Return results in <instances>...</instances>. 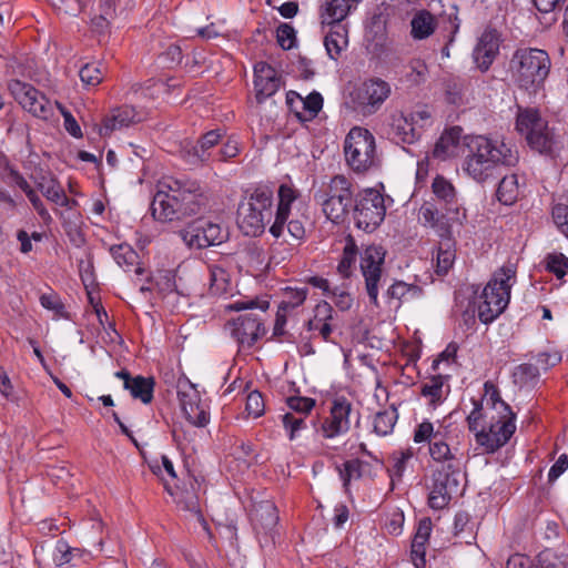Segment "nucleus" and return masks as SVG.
Segmentation results:
<instances>
[{
  "mask_svg": "<svg viewBox=\"0 0 568 568\" xmlns=\"http://www.w3.org/2000/svg\"><path fill=\"white\" fill-rule=\"evenodd\" d=\"M344 155L354 172H367L378 163L375 136L365 128L354 126L345 138Z\"/></svg>",
  "mask_w": 568,
  "mask_h": 568,
  "instance_id": "9",
  "label": "nucleus"
},
{
  "mask_svg": "<svg viewBox=\"0 0 568 568\" xmlns=\"http://www.w3.org/2000/svg\"><path fill=\"white\" fill-rule=\"evenodd\" d=\"M50 1L59 11H63L65 14L77 16L82 10V4H81L80 0H50Z\"/></svg>",
  "mask_w": 568,
  "mask_h": 568,
  "instance_id": "63",
  "label": "nucleus"
},
{
  "mask_svg": "<svg viewBox=\"0 0 568 568\" xmlns=\"http://www.w3.org/2000/svg\"><path fill=\"white\" fill-rule=\"evenodd\" d=\"M307 292L306 287H287L284 293V298L280 304V311L287 312L302 305L306 300Z\"/></svg>",
  "mask_w": 568,
  "mask_h": 568,
  "instance_id": "50",
  "label": "nucleus"
},
{
  "mask_svg": "<svg viewBox=\"0 0 568 568\" xmlns=\"http://www.w3.org/2000/svg\"><path fill=\"white\" fill-rule=\"evenodd\" d=\"M251 519L255 527L271 530L278 521L277 509L271 501H261L252 509Z\"/></svg>",
  "mask_w": 568,
  "mask_h": 568,
  "instance_id": "32",
  "label": "nucleus"
},
{
  "mask_svg": "<svg viewBox=\"0 0 568 568\" xmlns=\"http://www.w3.org/2000/svg\"><path fill=\"white\" fill-rule=\"evenodd\" d=\"M366 466L367 464L363 460L351 459L338 467L339 477L343 480L344 487L346 488L352 479L361 478Z\"/></svg>",
  "mask_w": 568,
  "mask_h": 568,
  "instance_id": "49",
  "label": "nucleus"
},
{
  "mask_svg": "<svg viewBox=\"0 0 568 568\" xmlns=\"http://www.w3.org/2000/svg\"><path fill=\"white\" fill-rule=\"evenodd\" d=\"M413 440L416 444H428V454L436 464L433 471L463 473L464 454L458 447H450L439 429L435 430L429 420L419 423L414 429Z\"/></svg>",
  "mask_w": 568,
  "mask_h": 568,
  "instance_id": "6",
  "label": "nucleus"
},
{
  "mask_svg": "<svg viewBox=\"0 0 568 568\" xmlns=\"http://www.w3.org/2000/svg\"><path fill=\"white\" fill-rule=\"evenodd\" d=\"M287 406L300 416H306L315 406V399L311 397L291 396L286 399Z\"/></svg>",
  "mask_w": 568,
  "mask_h": 568,
  "instance_id": "54",
  "label": "nucleus"
},
{
  "mask_svg": "<svg viewBox=\"0 0 568 568\" xmlns=\"http://www.w3.org/2000/svg\"><path fill=\"white\" fill-rule=\"evenodd\" d=\"M356 260L357 246L353 237L348 236L346 240V244L343 248L341 261L337 265L338 274L344 278H348L353 273Z\"/></svg>",
  "mask_w": 568,
  "mask_h": 568,
  "instance_id": "44",
  "label": "nucleus"
},
{
  "mask_svg": "<svg viewBox=\"0 0 568 568\" xmlns=\"http://www.w3.org/2000/svg\"><path fill=\"white\" fill-rule=\"evenodd\" d=\"M9 91L21 108L41 120H49L53 115V106L49 99L32 84L12 80Z\"/></svg>",
  "mask_w": 568,
  "mask_h": 568,
  "instance_id": "12",
  "label": "nucleus"
},
{
  "mask_svg": "<svg viewBox=\"0 0 568 568\" xmlns=\"http://www.w3.org/2000/svg\"><path fill=\"white\" fill-rule=\"evenodd\" d=\"M245 410L253 418L261 417L265 410V403L260 392L253 390L246 397Z\"/></svg>",
  "mask_w": 568,
  "mask_h": 568,
  "instance_id": "53",
  "label": "nucleus"
},
{
  "mask_svg": "<svg viewBox=\"0 0 568 568\" xmlns=\"http://www.w3.org/2000/svg\"><path fill=\"white\" fill-rule=\"evenodd\" d=\"M456 257V242L454 239L440 240L436 257V272L446 274L453 266Z\"/></svg>",
  "mask_w": 568,
  "mask_h": 568,
  "instance_id": "37",
  "label": "nucleus"
},
{
  "mask_svg": "<svg viewBox=\"0 0 568 568\" xmlns=\"http://www.w3.org/2000/svg\"><path fill=\"white\" fill-rule=\"evenodd\" d=\"M135 399L149 404L153 399L154 381L152 377L134 376L125 387Z\"/></svg>",
  "mask_w": 568,
  "mask_h": 568,
  "instance_id": "36",
  "label": "nucleus"
},
{
  "mask_svg": "<svg viewBox=\"0 0 568 568\" xmlns=\"http://www.w3.org/2000/svg\"><path fill=\"white\" fill-rule=\"evenodd\" d=\"M178 397L186 420L196 427H204L210 422L207 407L202 403L200 392L189 381H179Z\"/></svg>",
  "mask_w": 568,
  "mask_h": 568,
  "instance_id": "17",
  "label": "nucleus"
},
{
  "mask_svg": "<svg viewBox=\"0 0 568 568\" xmlns=\"http://www.w3.org/2000/svg\"><path fill=\"white\" fill-rule=\"evenodd\" d=\"M354 194L355 184L353 180L344 174H336L315 193L314 199L329 221L342 223L346 220L353 203H355Z\"/></svg>",
  "mask_w": 568,
  "mask_h": 568,
  "instance_id": "7",
  "label": "nucleus"
},
{
  "mask_svg": "<svg viewBox=\"0 0 568 568\" xmlns=\"http://www.w3.org/2000/svg\"><path fill=\"white\" fill-rule=\"evenodd\" d=\"M151 203L152 214L160 221H173L202 213L209 196L197 181L163 178Z\"/></svg>",
  "mask_w": 568,
  "mask_h": 568,
  "instance_id": "1",
  "label": "nucleus"
},
{
  "mask_svg": "<svg viewBox=\"0 0 568 568\" xmlns=\"http://www.w3.org/2000/svg\"><path fill=\"white\" fill-rule=\"evenodd\" d=\"M550 69L551 60L547 51L520 47L511 54L508 72L519 89L537 92L544 87Z\"/></svg>",
  "mask_w": 568,
  "mask_h": 568,
  "instance_id": "4",
  "label": "nucleus"
},
{
  "mask_svg": "<svg viewBox=\"0 0 568 568\" xmlns=\"http://www.w3.org/2000/svg\"><path fill=\"white\" fill-rule=\"evenodd\" d=\"M385 251L381 245L367 246L361 255V272L365 280L366 293L371 303L378 307L379 282L383 275Z\"/></svg>",
  "mask_w": 568,
  "mask_h": 568,
  "instance_id": "14",
  "label": "nucleus"
},
{
  "mask_svg": "<svg viewBox=\"0 0 568 568\" xmlns=\"http://www.w3.org/2000/svg\"><path fill=\"white\" fill-rule=\"evenodd\" d=\"M545 267L557 278H562L568 273V258L562 253H549L545 257Z\"/></svg>",
  "mask_w": 568,
  "mask_h": 568,
  "instance_id": "51",
  "label": "nucleus"
},
{
  "mask_svg": "<svg viewBox=\"0 0 568 568\" xmlns=\"http://www.w3.org/2000/svg\"><path fill=\"white\" fill-rule=\"evenodd\" d=\"M466 145L463 169L479 183L493 178L498 166H514L518 162L517 151L504 141L476 135L468 138Z\"/></svg>",
  "mask_w": 568,
  "mask_h": 568,
  "instance_id": "2",
  "label": "nucleus"
},
{
  "mask_svg": "<svg viewBox=\"0 0 568 568\" xmlns=\"http://www.w3.org/2000/svg\"><path fill=\"white\" fill-rule=\"evenodd\" d=\"M420 394L428 398L432 406L442 404L445 399L444 395V376L435 375L426 381L420 388Z\"/></svg>",
  "mask_w": 568,
  "mask_h": 568,
  "instance_id": "42",
  "label": "nucleus"
},
{
  "mask_svg": "<svg viewBox=\"0 0 568 568\" xmlns=\"http://www.w3.org/2000/svg\"><path fill=\"white\" fill-rule=\"evenodd\" d=\"M432 532V520L429 518H423L418 523L417 530L415 532L413 542L417 546H426Z\"/></svg>",
  "mask_w": 568,
  "mask_h": 568,
  "instance_id": "62",
  "label": "nucleus"
},
{
  "mask_svg": "<svg viewBox=\"0 0 568 568\" xmlns=\"http://www.w3.org/2000/svg\"><path fill=\"white\" fill-rule=\"evenodd\" d=\"M321 26L322 28H329L324 37V47L329 59L337 61L348 45V27L342 22Z\"/></svg>",
  "mask_w": 568,
  "mask_h": 568,
  "instance_id": "27",
  "label": "nucleus"
},
{
  "mask_svg": "<svg viewBox=\"0 0 568 568\" xmlns=\"http://www.w3.org/2000/svg\"><path fill=\"white\" fill-rule=\"evenodd\" d=\"M422 295V288L417 285L396 281L386 291V297L390 302L396 300L398 303L409 298H418Z\"/></svg>",
  "mask_w": 568,
  "mask_h": 568,
  "instance_id": "43",
  "label": "nucleus"
},
{
  "mask_svg": "<svg viewBox=\"0 0 568 568\" xmlns=\"http://www.w3.org/2000/svg\"><path fill=\"white\" fill-rule=\"evenodd\" d=\"M432 190L435 196L445 203L447 207L458 205L457 192L449 180L442 175H437L432 183Z\"/></svg>",
  "mask_w": 568,
  "mask_h": 568,
  "instance_id": "38",
  "label": "nucleus"
},
{
  "mask_svg": "<svg viewBox=\"0 0 568 568\" xmlns=\"http://www.w3.org/2000/svg\"><path fill=\"white\" fill-rule=\"evenodd\" d=\"M500 37L494 29L483 32L473 51V59L481 72H486L499 53Z\"/></svg>",
  "mask_w": 568,
  "mask_h": 568,
  "instance_id": "21",
  "label": "nucleus"
},
{
  "mask_svg": "<svg viewBox=\"0 0 568 568\" xmlns=\"http://www.w3.org/2000/svg\"><path fill=\"white\" fill-rule=\"evenodd\" d=\"M83 84L95 87L103 80V73L99 64L87 63L79 71Z\"/></svg>",
  "mask_w": 568,
  "mask_h": 568,
  "instance_id": "52",
  "label": "nucleus"
},
{
  "mask_svg": "<svg viewBox=\"0 0 568 568\" xmlns=\"http://www.w3.org/2000/svg\"><path fill=\"white\" fill-rule=\"evenodd\" d=\"M276 39L282 49H292L296 41L294 28L287 23L280 24L276 30Z\"/></svg>",
  "mask_w": 568,
  "mask_h": 568,
  "instance_id": "56",
  "label": "nucleus"
},
{
  "mask_svg": "<svg viewBox=\"0 0 568 568\" xmlns=\"http://www.w3.org/2000/svg\"><path fill=\"white\" fill-rule=\"evenodd\" d=\"M359 423V413L354 410L353 404L344 396L336 397L329 406V415L321 424L318 433L327 439L346 434L351 429L352 418Z\"/></svg>",
  "mask_w": 568,
  "mask_h": 568,
  "instance_id": "11",
  "label": "nucleus"
},
{
  "mask_svg": "<svg viewBox=\"0 0 568 568\" xmlns=\"http://www.w3.org/2000/svg\"><path fill=\"white\" fill-rule=\"evenodd\" d=\"M473 403L474 405L476 403L483 404V412H496L501 414L513 412L510 406L501 399L498 387L491 381L485 382L481 400H473Z\"/></svg>",
  "mask_w": 568,
  "mask_h": 568,
  "instance_id": "31",
  "label": "nucleus"
},
{
  "mask_svg": "<svg viewBox=\"0 0 568 568\" xmlns=\"http://www.w3.org/2000/svg\"><path fill=\"white\" fill-rule=\"evenodd\" d=\"M182 236L191 248H205L222 244L227 233L220 224L202 220L189 226Z\"/></svg>",
  "mask_w": 568,
  "mask_h": 568,
  "instance_id": "20",
  "label": "nucleus"
},
{
  "mask_svg": "<svg viewBox=\"0 0 568 568\" xmlns=\"http://www.w3.org/2000/svg\"><path fill=\"white\" fill-rule=\"evenodd\" d=\"M270 306V303L267 301H258L256 298H252L248 301H236L234 303H231L227 305V308L231 311H244V310H254L257 308L261 312H265Z\"/></svg>",
  "mask_w": 568,
  "mask_h": 568,
  "instance_id": "61",
  "label": "nucleus"
},
{
  "mask_svg": "<svg viewBox=\"0 0 568 568\" xmlns=\"http://www.w3.org/2000/svg\"><path fill=\"white\" fill-rule=\"evenodd\" d=\"M273 192L267 187H257L237 209V225L246 236L261 235L270 223L273 211Z\"/></svg>",
  "mask_w": 568,
  "mask_h": 568,
  "instance_id": "8",
  "label": "nucleus"
},
{
  "mask_svg": "<svg viewBox=\"0 0 568 568\" xmlns=\"http://www.w3.org/2000/svg\"><path fill=\"white\" fill-rule=\"evenodd\" d=\"M420 219L429 225L440 240L454 239V226H462L466 221V210L456 205L446 207V213L440 214L432 203H425L419 210Z\"/></svg>",
  "mask_w": 568,
  "mask_h": 568,
  "instance_id": "13",
  "label": "nucleus"
},
{
  "mask_svg": "<svg viewBox=\"0 0 568 568\" xmlns=\"http://www.w3.org/2000/svg\"><path fill=\"white\" fill-rule=\"evenodd\" d=\"M516 128L525 134L529 145L544 152L550 149L551 141L547 130V123L541 119L537 110L528 109L517 115Z\"/></svg>",
  "mask_w": 568,
  "mask_h": 568,
  "instance_id": "16",
  "label": "nucleus"
},
{
  "mask_svg": "<svg viewBox=\"0 0 568 568\" xmlns=\"http://www.w3.org/2000/svg\"><path fill=\"white\" fill-rule=\"evenodd\" d=\"M412 37L416 40H423L433 34L436 28L435 17L427 10L417 11L412 21Z\"/></svg>",
  "mask_w": 568,
  "mask_h": 568,
  "instance_id": "35",
  "label": "nucleus"
},
{
  "mask_svg": "<svg viewBox=\"0 0 568 568\" xmlns=\"http://www.w3.org/2000/svg\"><path fill=\"white\" fill-rule=\"evenodd\" d=\"M396 420L395 409L378 412L373 420L374 432L379 436H386L393 432Z\"/></svg>",
  "mask_w": 568,
  "mask_h": 568,
  "instance_id": "47",
  "label": "nucleus"
},
{
  "mask_svg": "<svg viewBox=\"0 0 568 568\" xmlns=\"http://www.w3.org/2000/svg\"><path fill=\"white\" fill-rule=\"evenodd\" d=\"M57 550L60 552V558H58L59 565H64L70 562L74 557L81 556L82 551L79 548H71L64 541H58Z\"/></svg>",
  "mask_w": 568,
  "mask_h": 568,
  "instance_id": "64",
  "label": "nucleus"
},
{
  "mask_svg": "<svg viewBox=\"0 0 568 568\" xmlns=\"http://www.w3.org/2000/svg\"><path fill=\"white\" fill-rule=\"evenodd\" d=\"M390 94V85L382 79L363 82L351 92L354 108L364 114L375 113Z\"/></svg>",
  "mask_w": 568,
  "mask_h": 568,
  "instance_id": "15",
  "label": "nucleus"
},
{
  "mask_svg": "<svg viewBox=\"0 0 568 568\" xmlns=\"http://www.w3.org/2000/svg\"><path fill=\"white\" fill-rule=\"evenodd\" d=\"M386 214L383 194L374 189L363 190L355 197L353 219L357 229L367 233L375 231Z\"/></svg>",
  "mask_w": 568,
  "mask_h": 568,
  "instance_id": "10",
  "label": "nucleus"
},
{
  "mask_svg": "<svg viewBox=\"0 0 568 568\" xmlns=\"http://www.w3.org/2000/svg\"><path fill=\"white\" fill-rule=\"evenodd\" d=\"M226 329L242 347H252L266 332L262 318L252 313L227 322Z\"/></svg>",
  "mask_w": 568,
  "mask_h": 568,
  "instance_id": "19",
  "label": "nucleus"
},
{
  "mask_svg": "<svg viewBox=\"0 0 568 568\" xmlns=\"http://www.w3.org/2000/svg\"><path fill=\"white\" fill-rule=\"evenodd\" d=\"M110 253L115 263L124 271H130L132 267L138 275H142L144 270L139 265L138 253L128 244H119L110 247Z\"/></svg>",
  "mask_w": 568,
  "mask_h": 568,
  "instance_id": "33",
  "label": "nucleus"
},
{
  "mask_svg": "<svg viewBox=\"0 0 568 568\" xmlns=\"http://www.w3.org/2000/svg\"><path fill=\"white\" fill-rule=\"evenodd\" d=\"M513 377L520 387L534 385L539 377V367L530 363L520 364L515 368Z\"/></svg>",
  "mask_w": 568,
  "mask_h": 568,
  "instance_id": "46",
  "label": "nucleus"
},
{
  "mask_svg": "<svg viewBox=\"0 0 568 568\" xmlns=\"http://www.w3.org/2000/svg\"><path fill=\"white\" fill-rule=\"evenodd\" d=\"M335 312L332 305L325 301L320 302L314 308V315L307 322L308 331H317L325 342L331 341L333 333V320Z\"/></svg>",
  "mask_w": 568,
  "mask_h": 568,
  "instance_id": "28",
  "label": "nucleus"
},
{
  "mask_svg": "<svg viewBox=\"0 0 568 568\" xmlns=\"http://www.w3.org/2000/svg\"><path fill=\"white\" fill-rule=\"evenodd\" d=\"M141 121V114L131 105L112 109L105 116L100 129L101 135L121 130Z\"/></svg>",
  "mask_w": 568,
  "mask_h": 568,
  "instance_id": "25",
  "label": "nucleus"
},
{
  "mask_svg": "<svg viewBox=\"0 0 568 568\" xmlns=\"http://www.w3.org/2000/svg\"><path fill=\"white\" fill-rule=\"evenodd\" d=\"M293 102L301 104L302 111L296 110V116L301 121L314 119L323 106V98L318 92H312L304 99L295 91H290L286 94V103L293 105Z\"/></svg>",
  "mask_w": 568,
  "mask_h": 568,
  "instance_id": "29",
  "label": "nucleus"
},
{
  "mask_svg": "<svg viewBox=\"0 0 568 568\" xmlns=\"http://www.w3.org/2000/svg\"><path fill=\"white\" fill-rule=\"evenodd\" d=\"M277 195L278 203L275 220L270 227V233L276 239L284 234L285 225L291 213V205L297 199L298 192L291 185L281 184Z\"/></svg>",
  "mask_w": 568,
  "mask_h": 568,
  "instance_id": "24",
  "label": "nucleus"
},
{
  "mask_svg": "<svg viewBox=\"0 0 568 568\" xmlns=\"http://www.w3.org/2000/svg\"><path fill=\"white\" fill-rule=\"evenodd\" d=\"M516 272V265L510 262L495 271L478 296L477 311L481 323L489 324L504 313L510 301Z\"/></svg>",
  "mask_w": 568,
  "mask_h": 568,
  "instance_id": "5",
  "label": "nucleus"
},
{
  "mask_svg": "<svg viewBox=\"0 0 568 568\" xmlns=\"http://www.w3.org/2000/svg\"><path fill=\"white\" fill-rule=\"evenodd\" d=\"M531 568H564V564L551 550L546 549L539 552Z\"/></svg>",
  "mask_w": 568,
  "mask_h": 568,
  "instance_id": "60",
  "label": "nucleus"
},
{
  "mask_svg": "<svg viewBox=\"0 0 568 568\" xmlns=\"http://www.w3.org/2000/svg\"><path fill=\"white\" fill-rule=\"evenodd\" d=\"M389 134L397 142L408 144L413 143L417 138L413 122L408 120L403 113H396L392 115Z\"/></svg>",
  "mask_w": 568,
  "mask_h": 568,
  "instance_id": "34",
  "label": "nucleus"
},
{
  "mask_svg": "<svg viewBox=\"0 0 568 568\" xmlns=\"http://www.w3.org/2000/svg\"><path fill=\"white\" fill-rule=\"evenodd\" d=\"M551 215L558 230L568 237V205L561 203L554 205Z\"/></svg>",
  "mask_w": 568,
  "mask_h": 568,
  "instance_id": "58",
  "label": "nucleus"
},
{
  "mask_svg": "<svg viewBox=\"0 0 568 568\" xmlns=\"http://www.w3.org/2000/svg\"><path fill=\"white\" fill-rule=\"evenodd\" d=\"M463 473L433 471L428 505L435 510L446 508L459 489Z\"/></svg>",
  "mask_w": 568,
  "mask_h": 568,
  "instance_id": "18",
  "label": "nucleus"
},
{
  "mask_svg": "<svg viewBox=\"0 0 568 568\" xmlns=\"http://www.w3.org/2000/svg\"><path fill=\"white\" fill-rule=\"evenodd\" d=\"M363 0H322L318 8L321 24L343 22L351 16Z\"/></svg>",
  "mask_w": 568,
  "mask_h": 568,
  "instance_id": "23",
  "label": "nucleus"
},
{
  "mask_svg": "<svg viewBox=\"0 0 568 568\" xmlns=\"http://www.w3.org/2000/svg\"><path fill=\"white\" fill-rule=\"evenodd\" d=\"M329 296L333 298L336 307L343 312L348 311L353 305V297L351 293L341 286L334 287Z\"/></svg>",
  "mask_w": 568,
  "mask_h": 568,
  "instance_id": "59",
  "label": "nucleus"
},
{
  "mask_svg": "<svg viewBox=\"0 0 568 568\" xmlns=\"http://www.w3.org/2000/svg\"><path fill=\"white\" fill-rule=\"evenodd\" d=\"M462 132L463 130L459 126L445 130L434 146L433 156L439 160L455 156L457 154Z\"/></svg>",
  "mask_w": 568,
  "mask_h": 568,
  "instance_id": "30",
  "label": "nucleus"
},
{
  "mask_svg": "<svg viewBox=\"0 0 568 568\" xmlns=\"http://www.w3.org/2000/svg\"><path fill=\"white\" fill-rule=\"evenodd\" d=\"M282 80L276 70L266 62H258L254 67L255 98L262 103L275 94L281 88Z\"/></svg>",
  "mask_w": 568,
  "mask_h": 568,
  "instance_id": "22",
  "label": "nucleus"
},
{
  "mask_svg": "<svg viewBox=\"0 0 568 568\" xmlns=\"http://www.w3.org/2000/svg\"><path fill=\"white\" fill-rule=\"evenodd\" d=\"M520 195V184L516 174L501 179L497 189V197L505 205L514 204Z\"/></svg>",
  "mask_w": 568,
  "mask_h": 568,
  "instance_id": "39",
  "label": "nucleus"
},
{
  "mask_svg": "<svg viewBox=\"0 0 568 568\" xmlns=\"http://www.w3.org/2000/svg\"><path fill=\"white\" fill-rule=\"evenodd\" d=\"M178 506L182 510L190 513V515L196 518V520L206 529V521L204 519L197 495L187 490L182 493L178 499Z\"/></svg>",
  "mask_w": 568,
  "mask_h": 568,
  "instance_id": "45",
  "label": "nucleus"
},
{
  "mask_svg": "<svg viewBox=\"0 0 568 568\" xmlns=\"http://www.w3.org/2000/svg\"><path fill=\"white\" fill-rule=\"evenodd\" d=\"M413 450L410 448L394 453L393 455V466L390 468V477L400 478L406 468L407 462L413 457Z\"/></svg>",
  "mask_w": 568,
  "mask_h": 568,
  "instance_id": "55",
  "label": "nucleus"
},
{
  "mask_svg": "<svg viewBox=\"0 0 568 568\" xmlns=\"http://www.w3.org/2000/svg\"><path fill=\"white\" fill-rule=\"evenodd\" d=\"M468 82L465 79L453 78L445 82V98L446 101L454 105H462L468 103L466 91Z\"/></svg>",
  "mask_w": 568,
  "mask_h": 568,
  "instance_id": "40",
  "label": "nucleus"
},
{
  "mask_svg": "<svg viewBox=\"0 0 568 568\" xmlns=\"http://www.w3.org/2000/svg\"><path fill=\"white\" fill-rule=\"evenodd\" d=\"M283 428L291 442L296 440L301 436V432L307 428L305 417L297 416L294 413H286L281 416Z\"/></svg>",
  "mask_w": 568,
  "mask_h": 568,
  "instance_id": "48",
  "label": "nucleus"
},
{
  "mask_svg": "<svg viewBox=\"0 0 568 568\" xmlns=\"http://www.w3.org/2000/svg\"><path fill=\"white\" fill-rule=\"evenodd\" d=\"M468 428L475 434L476 443L487 453H495L507 444L516 430L515 414L483 412V404H475L467 417Z\"/></svg>",
  "mask_w": 568,
  "mask_h": 568,
  "instance_id": "3",
  "label": "nucleus"
},
{
  "mask_svg": "<svg viewBox=\"0 0 568 568\" xmlns=\"http://www.w3.org/2000/svg\"><path fill=\"white\" fill-rule=\"evenodd\" d=\"M54 104L58 108V110L60 111L61 115L63 116V120H64L63 125H64V129L67 130V132L74 138H81L82 136L81 128L78 124L74 116L71 114V112L58 101H55Z\"/></svg>",
  "mask_w": 568,
  "mask_h": 568,
  "instance_id": "57",
  "label": "nucleus"
},
{
  "mask_svg": "<svg viewBox=\"0 0 568 568\" xmlns=\"http://www.w3.org/2000/svg\"><path fill=\"white\" fill-rule=\"evenodd\" d=\"M34 182L43 196L52 203L64 207H72L77 204L75 200L65 195L60 182L50 172L41 174Z\"/></svg>",
  "mask_w": 568,
  "mask_h": 568,
  "instance_id": "26",
  "label": "nucleus"
},
{
  "mask_svg": "<svg viewBox=\"0 0 568 568\" xmlns=\"http://www.w3.org/2000/svg\"><path fill=\"white\" fill-rule=\"evenodd\" d=\"M222 136L223 132L220 129L212 130L203 134L196 145L193 146L194 155L203 163L210 161L211 154L209 153V150L215 146Z\"/></svg>",
  "mask_w": 568,
  "mask_h": 568,
  "instance_id": "41",
  "label": "nucleus"
}]
</instances>
